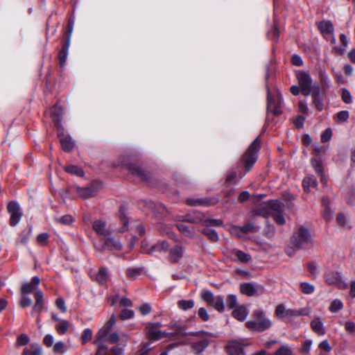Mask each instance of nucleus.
<instances>
[{
  "mask_svg": "<svg viewBox=\"0 0 355 355\" xmlns=\"http://www.w3.org/2000/svg\"><path fill=\"white\" fill-rule=\"evenodd\" d=\"M284 207V205L282 201L271 200L264 203L257 210V214L265 218L272 216L277 225H283L286 223Z\"/></svg>",
  "mask_w": 355,
  "mask_h": 355,
  "instance_id": "1",
  "label": "nucleus"
},
{
  "mask_svg": "<svg viewBox=\"0 0 355 355\" xmlns=\"http://www.w3.org/2000/svg\"><path fill=\"white\" fill-rule=\"evenodd\" d=\"M115 324L116 319L113 315L96 334V338L94 343L98 345V350L96 355H110L108 353V348L104 345V343L106 340V336H107V334L111 333V330Z\"/></svg>",
  "mask_w": 355,
  "mask_h": 355,
  "instance_id": "2",
  "label": "nucleus"
},
{
  "mask_svg": "<svg viewBox=\"0 0 355 355\" xmlns=\"http://www.w3.org/2000/svg\"><path fill=\"white\" fill-rule=\"evenodd\" d=\"M252 318V320L245 323V326L252 331L263 332L272 327L271 320L266 317L263 310L254 311Z\"/></svg>",
  "mask_w": 355,
  "mask_h": 355,
  "instance_id": "3",
  "label": "nucleus"
},
{
  "mask_svg": "<svg viewBox=\"0 0 355 355\" xmlns=\"http://www.w3.org/2000/svg\"><path fill=\"white\" fill-rule=\"evenodd\" d=\"M291 243L296 248L309 249L313 245V242L309 230L300 226L298 230L294 232Z\"/></svg>",
  "mask_w": 355,
  "mask_h": 355,
  "instance_id": "4",
  "label": "nucleus"
},
{
  "mask_svg": "<svg viewBox=\"0 0 355 355\" xmlns=\"http://www.w3.org/2000/svg\"><path fill=\"white\" fill-rule=\"evenodd\" d=\"M21 294L28 295L34 292L35 304L33 306L31 315L35 313H40L44 307V295L40 289H37L33 284L30 282H25L21 287Z\"/></svg>",
  "mask_w": 355,
  "mask_h": 355,
  "instance_id": "5",
  "label": "nucleus"
},
{
  "mask_svg": "<svg viewBox=\"0 0 355 355\" xmlns=\"http://www.w3.org/2000/svg\"><path fill=\"white\" fill-rule=\"evenodd\" d=\"M260 147V140L257 137L249 146L245 153L241 159V162L245 169V172H249L253 167L257 159V153Z\"/></svg>",
  "mask_w": 355,
  "mask_h": 355,
  "instance_id": "6",
  "label": "nucleus"
},
{
  "mask_svg": "<svg viewBox=\"0 0 355 355\" xmlns=\"http://www.w3.org/2000/svg\"><path fill=\"white\" fill-rule=\"evenodd\" d=\"M296 77L301 92L304 96H309L315 90V86H318L313 80L309 72L299 70L296 73Z\"/></svg>",
  "mask_w": 355,
  "mask_h": 355,
  "instance_id": "7",
  "label": "nucleus"
},
{
  "mask_svg": "<svg viewBox=\"0 0 355 355\" xmlns=\"http://www.w3.org/2000/svg\"><path fill=\"white\" fill-rule=\"evenodd\" d=\"M308 313L309 311L306 309H287L284 304H279L275 309V314L280 319L306 315Z\"/></svg>",
  "mask_w": 355,
  "mask_h": 355,
  "instance_id": "8",
  "label": "nucleus"
},
{
  "mask_svg": "<svg viewBox=\"0 0 355 355\" xmlns=\"http://www.w3.org/2000/svg\"><path fill=\"white\" fill-rule=\"evenodd\" d=\"M186 335H191L197 337L199 340L196 342H193L192 344V348L196 354H200L205 351L207 347L209 340L207 338L208 333L205 331H197V332H189Z\"/></svg>",
  "mask_w": 355,
  "mask_h": 355,
  "instance_id": "9",
  "label": "nucleus"
},
{
  "mask_svg": "<svg viewBox=\"0 0 355 355\" xmlns=\"http://www.w3.org/2000/svg\"><path fill=\"white\" fill-rule=\"evenodd\" d=\"M283 105L282 95L277 92L275 96H272L268 89L267 110L277 115L281 113V109Z\"/></svg>",
  "mask_w": 355,
  "mask_h": 355,
  "instance_id": "10",
  "label": "nucleus"
},
{
  "mask_svg": "<svg viewBox=\"0 0 355 355\" xmlns=\"http://www.w3.org/2000/svg\"><path fill=\"white\" fill-rule=\"evenodd\" d=\"M240 291L249 297L259 296L263 293L264 288L255 283H243L240 285Z\"/></svg>",
  "mask_w": 355,
  "mask_h": 355,
  "instance_id": "11",
  "label": "nucleus"
},
{
  "mask_svg": "<svg viewBox=\"0 0 355 355\" xmlns=\"http://www.w3.org/2000/svg\"><path fill=\"white\" fill-rule=\"evenodd\" d=\"M104 242L102 245H95V248L101 252L107 250H120L122 248V244L121 241L111 235L105 237Z\"/></svg>",
  "mask_w": 355,
  "mask_h": 355,
  "instance_id": "12",
  "label": "nucleus"
},
{
  "mask_svg": "<svg viewBox=\"0 0 355 355\" xmlns=\"http://www.w3.org/2000/svg\"><path fill=\"white\" fill-rule=\"evenodd\" d=\"M8 211L10 214V225L11 226L17 225L22 216L19 203L16 201H11L8 205Z\"/></svg>",
  "mask_w": 355,
  "mask_h": 355,
  "instance_id": "13",
  "label": "nucleus"
},
{
  "mask_svg": "<svg viewBox=\"0 0 355 355\" xmlns=\"http://www.w3.org/2000/svg\"><path fill=\"white\" fill-rule=\"evenodd\" d=\"M244 340H232L228 342L226 349L230 355H244Z\"/></svg>",
  "mask_w": 355,
  "mask_h": 355,
  "instance_id": "14",
  "label": "nucleus"
},
{
  "mask_svg": "<svg viewBox=\"0 0 355 355\" xmlns=\"http://www.w3.org/2000/svg\"><path fill=\"white\" fill-rule=\"evenodd\" d=\"M325 281L329 285H336L340 288L345 289L347 284L342 279V275L338 272H331L325 275Z\"/></svg>",
  "mask_w": 355,
  "mask_h": 355,
  "instance_id": "15",
  "label": "nucleus"
},
{
  "mask_svg": "<svg viewBox=\"0 0 355 355\" xmlns=\"http://www.w3.org/2000/svg\"><path fill=\"white\" fill-rule=\"evenodd\" d=\"M161 325V323L157 322L148 326L147 336L149 340H157L167 335L166 332L159 330Z\"/></svg>",
  "mask_w": 355,
  "mask_h": 355,
  "instance_id": "16",
  "label": "nucleus"
},
{
  "mask_svg": "<svg viewBox=\"0 0 355 355\" xmlns=\"http://www.w3.org/2000/svg\"><path fill=\"white\" fill-rule=\"evenodd\" d=\"M58 136L60 138V144L63 150L69 152L74 147V141L71 137L65 135L64 133V128L62 130L57 129Z\"/></svg>",
  "mask_w": 355,
  "mask_h": 355,
  "instance_id": "17",
  "label": "nucleus"
},
{
  "mask_svg": "<svg viewBox=\"0 0 355 355\" xmlns=\"http://www.w3.org/2000/svg\"><path fill=\"white\" fill-rule=\"evenodd\" d=\"M94 231L103 239L112 234V230L107 227L105 222L98 220H95L92 224Z\"/></svg>",
  "mask_w": 355,
  "mask_h": 355,
  "instance_id": "18",
  "label": "nucleus"
},
{
  "mask_svg": "<svg viewBox=\"0 0 355 355\" xmlns=\"http://www.w3.org/2000/svg\"><path fill=\"white\" fill-rule=\"evenodd\" d=\"M98 187L96 184L93 182L88 187H76V192L78 194L83 198H89L95 196L97 193Z\"/></svg>",
  "mask_w": 355,
  "mask_h": 355,
  "instance_id": "19",
  "label": "nucleus"
},
{
  "mask_svg": "<svg viewBox=\"0 0 355 355\" xmlns=\"http://www.w3.org/2000/svg\"><path fill=\"white\" fill-rule=\"evenodd\" d=\"M312 98V105L315 109L320 112L324 108L323 98L320 95V89L319 86H315V90L311 94Z\"/></svg>",
  "mask_w": 355,
  "mask_h": 355,
  "instance_id": "20",
  "label": "nucleus"
},
{
  "mask_svg": "<svg viewBox=\"0 0 355 355\" xmlns=\"http://www.w3.org/2000/svg\"><path fill=\"white\" fill-rule=\"evenodd\" d=\"M63 112L62 109L60 106H59L58 104H56L50 112L51 117L52 120L54 121V123L56 125L57 129H60L62 130V125L61 123L62 121V116Z\"/></svg>",
  "mask_w": 355,
  "mask_h": 355,
  "instance_id": "21",
  "label": "nucleus"
},
{
  "mask_svg": "<svg viewBox=\"0 0 355 355\" xmlns=\"http://www.w3.org/2000/svg\"><path fill=\"white\" fill-rule=\"evenodd\" d=\"M123 166H126L133 175H135L142 180H147L149 178L148 173L139 166L135 164H130L128 165L123 164Z\"/></svg>",
  "mask_w": 355,
  "mask_h": 355,
  "instance_id": "22",
  "label": "nucleus"
},
{
  "mask_svg": "<svg viewBox=\"0 0 355 355\" xmlns=\"http://www.w3.org/2000/svg\"><path fill=\"white\" fill-rule=\"evenodd\" d=\"M178 230L184 236L189 238H194L196 236V229L193 226L187 225L184 223H180L176 225Z\"/></svg>",
  "mask_w": 355,
  "mask_h": 355,
  "instance_id": "23",
  "label": "nucleus"
},
{
  "mask_svg": "<svg viewBox=\"0 0 355 355\" xmlns=\"http://www.w3.org/2000/svg\"><path fill=\"white\" fill-rule=\"evenodd\" d=\"M232 315L236 320L244 321L248 315V310L245 305H240L234 309Z\"/></svg>",
  "mask_w": 355,
  "mask_h": 355,
  "instance_id": "24",
  "label": "nucleus"
},
{
  "mask_svg": "<svg viewBox=\"0 0 355 355\" xmlns=\"http://www.w3.org/2000/svg\"><path fill=\"white\" fill-rule=\"evenodd\" d=\"M311 164L312 166L318 174H319L321 176V181L324 183L326 182V180L324 178V176L323 175V167L322 164L320 160V158L318 156H315V157L311 159Z\"/></svg>",
  "mask_w": 355,
  "mask_h": 355,
  "instance_id": "25",
  "label": "nucleus"
},
{
  "mask_svg": "<svg viewBox=\"0 0 355 355\" xmlns=\"http://www.w3.org/2000/svg\"><path fill=\"white\" fill-rule=\"evenodd\" d=\"M185 249L182 245H175L170 251L171 259L173 262L179 261L184 255Z\"/></svg>",
  "mask_w": 355,
  "mask_h": 355,
  "instance_id": "26",
  "label": "nucleus"
},
{
  "mask_svg": "<svg viewBox=\"0 0 355 355\" xmlns=\"http://www.w3.org/2000/svg\"><path fill=\"white\" fill-rule=\"evenodd\" d=\"M311 327L312 330L320 336H323L326 333L323 322L320 318H315L312 320Z\"/></svg>",
  "mask_w": 355,
  "mask_h": 355,
  "instance_id": "27",
  "label": "nucleus"
},
{
  "mask_svg": "<svg viewBox=\"0 0 355 355\" xmlns=\"http://www.w3.org/2000/svg\"><path fill=\"white\" fill-rule=\"evenodd\" d=\"M320 31L324 34H332L334 32V26L330 21H322L318 24Z\"/></svg>",
  "mask_w": 355,
  "mask_h": 355,
  "instance_id": "28",
  "label": "nucleus"
},
{
  "mask_svg": "<svg viewBox=\"0 0 355 355\" xmlns=\"http://www.w3.org/2000/svg\"><path fill=\"white\" fill-rule=\"evenodd\" d=\"M302 185L304 191L309 192L311 189L318 186V182L313 176H307L304 179Z\"/></svg>",
  "mask_w": 355,
  "mask_h": 355,
  "instance_id": "29",
  "label": "nucleus"
},
{
  "mask_svg": "<svg viewBox=\"0 0 355 355\" xmlns=\"http://www.w3.org/2000/svg\"><path fill=\"white\" fill-rule=\"evenodd\" d=\"M109 275L105 268H101L96 275V280L100 284H105L107 282Z\"/></svg>",
  "mask_w": 355,
  "mask_h": 355,
  "instance_id": "30",
  "label": "nucleus"
},
{
  "mask_svg": "<svg viewBox=\"0 0 355 355\" xmlns=\"http://www.w3.org/2000/svg\"><path fill=\"white\" fill-rule=\"evenodd\" d=\"M319 79L321 86L324 89H329L331 87V80L327 74L325 70L320 69L319 71Z\"/></svg>",
  "mask_w": 355,
  "mask_h": 355,
  "instance_id": "31",
  "label": "nucleus"
},
{
  "mask_svg": "<svg viewBox=\"0 0 355 355\" xmlns=\"http://www.w3.org/2000/svg\"><path fill=\"white\" fill-rule=\"evenodd\" d=\"M69 325L70 323L68 320H62L60 322L56 323L55 329L60 335H64L67 332Z\"/></svg>",
  "mask_w": 355,
  "mask_h": 355,
  "instance_id": "32",
  "label": "nucleus"
},
{
  "mask_svg": "<svg viewBox=\"0 0 355 355\" xmlns=\"http://www.w3.org/2000/svg\"><path fill=\"white\" fill-rule=\"evenodd\" d=\"M120 220L123 224V227L119 230V232H123L128 230V219L125 215V209L124 207H121L119 210Z\"/></svg>",
  "mask_w": 355,
  "mask_h": 355,
  "instance_id": "33",
  "label": "nucleus"
},
{
  "mask_svg": "<svg viewBox=\"0 0 355 355\" xmlns=\"http://www.w3.org/2000/svg\"><path fill=\"white\" fill-rule=\"evenodd\" d=\"M218 312L222 313L225 310L224 299L221 295H217L214 300V302L211 305Z\"/></svg>",
  "mask_w": 355,
  "mask_h": 355,
  "instance_id": "34",
  "label": "nucleus"
},
{
  "mask_svg": "<svg viewBox=\"0 0 355 355\" xmlns=\"http://www.w3.org/2000/svg\"><path fill=\"white\" fill-rule=\"evenodd\" d=\"M23 355H42V347L39 345H31L24 349Z\"/></svg>",
  "mask_w": 355,
  "mask_h": 355,
  "instance_id": "35",
  "label": "nucleus"
},
{
  "mask_svg": "<svg viewBox=\"0 0 355 355\" xmlns=\"http://www.w3.org/2000/svg\"><path fill=\"white\" fill-rule=\"evenodd\" d=\"M64 171L71 175H75L78 177H83L85 175L83 169L76 165H69L64 167Z\"/></svg>",
  "mask_w": 355,
  "mask_h": 355,
  "instance_id": "36",
  "label": "nucleus"
},
{
  "mask_svg": "<svg viewBox=\"0 0 355 355\" xmlns=\"http://www.w3.org/2000/svg\"><path fill=\"white\" fill-rule=\"evenodd\" d=\"M178 307L183 311H187L189 309H191L195 304V302L193 300H181L178 302Z\"/></svg>",
  "mask_w": 355,
  "mask_h": 355,
  "instance_id": "37",
  "label": "nucleus"
},
{
  "mask_svg": "<svg viewBox=\"0 0 355 355\" xmlns=\"http://www.w3.org/2000/svg\"><path fill=\"white\" fill-rule=\"evenodd\" d=\"M275 355H294V353L288 345L283 344L276 350Z\"/></svg>",
  "mask_w": 355,
  "mask_h": 355,
  "instance_id": "38",
  "label": "nucleus"
},
{
  "mask_svg": "<svg viewBox=\"0 0 355 355\" xmlns=\"http://www.w3.org/2000/svg\"><path fill=\"white\" fill-rule=\"evenodd\" d=\"M33 232V227L29 226L27 229L24 230L20 234V242L26 244Z\"/></svg>",
  "mask_w": 355,
  "mask_h": 355,
  "instance_id": "39",
  "label": "nucleus"
},
{
  "mask_svg": "<svg viewBox=\"0 0 355 355\" xmlns=\"http://www.w3.org/2000/svg\"><path fill=\"white\" fill-rule=\"evenodd\" d=\"M202 233L213 242H216L218 240V236L214 229L207 227L202 230Z\"/></svg>",
  "mask_w": 355,
  "mask_h": 355,
  "instance_id": "40",
  "label": "nucleus"
},
{
  "mask_svg": "<svg viewBox=\"0 0 355 355\" xmlns=\"http://www.w3.org/2000/svg\"><path fill=\"white\" fill-rule=\"evenodd\" d=\"M300 289L304 294L310 295L314 292L315 286L313 284L304 282L300 283Z\"/></svg>",
  "mask_w": 355,
  "mask_h": 355,
  "instance_id": "41",
  "label": "nucleus"
},
{
  "mask_svg": "<svg viewBox=\"0 0 355 355\" xmlns=\"http://www.w3.org/2000/svg\"><path fill=\"white\" fill-rule=\"evenodd\" d=\"M236 257L242 263H248L251 260V256L241 250H236Z\"/></svg>",
  "mask_w": 355,
  "mask_h": 355,
  "instance_id": "42",
  "label": "nucleus"
},
{
  "mask_svg": "<svg viewBox=\"0 0 355 355\" xmlns=\"http://www.w3.org/2000/svg\"><path fill=\"white\" fill-rule=\"evenodd\" d=\"M226 304L230 309H235L237 304V297L235 295L230 294L227 296Z\"/></svg>",
  "mask_w": 355,
  "mask_h": 355,
  "instance_id": "43",
  "label": "nucleus"
},
{
  "mask_svg": "<svg viewBox=\"0 0 355 355\" xmlns=\"http://www.w3.org/2000/svg\"><path fill=\"white\" fill-rule=\"evenodd\" d=\"M67 350V347L64 342L58 341L53 346V352L56 354H64Z\"/></svg>",
  "mask_w": 355,
  "mask_h": 355,
  "instance_id": "44",
  "label": "nucleus"
},
{
  "mask_svg": "<svg viewBox=\"0 0 355 355\" xmlns=\"http://www.w3.org/2000/svg\"><path fill=\"white\" fill-rule=\"evenodd\" d=\"M254 227L252 224L248 223L243 226L234 225V230H240V232L244 234L252 232L254 231Z\"/></svg>",
  "mask_w": 355,
  "mask_h": 355,
  "instance_id": "45",
  "label": "nucleus"
},
{
  "mask_svg": "<svg viewBox=\"0 0 355 355\" xmlns=\"http://www.w3.org/2000/svg\"><path fill=\"white\" fill-rule=\"evenodd\" d=\"M201 297L202 299L210 306L214 302V300L215 298L213 293L209 291L202 292Z\"/></svg>",
  "mask_w": 355,
  "mask_h": 355,
  "instance_id": "46",
  "label": "nucleus"
},
{
  "mask_svg": "<svg viewBox=\"0 0 355 355\" xmlns=\"http://www.w3.org/2000/svg\"><path fill=\"white\" fill-rule=\"evenodd\" d=\"M313 341L311 339H306L302 343V346L300 349L301 352L304 354L308 355L310 353Z\"/></svg>",
  "mask_w": 355,
  "mask_h": 355,
  "instance_id": "47",
  "label": "nucleus"
},
{
  "mask_svg": "<svg viewBox=\"0 0 355 355\" xmlns=\"http://www.w3.org/2000/svg\"><path fill=\"white\" fill-rule=\"evenodd\" d=\"M308 270L313 277L315 278L319 274V268L317 264L314 262H310L307 264Z\"/></svg>",
  "mask_w": 355,
  "mask_h": 355,
  "instance_id": "48",
  "label": "nucleus"
},
{
  "mask_svg": "<svg viewBox=\"0 0 355 355\" xmlns=\"http://www.w3.org/2000/svg\"><path fill=\"white\" fill-rule=\"evenodd\" d=\"M120 340V336L116 331L111 332L106 336L105 342H108L110 344H116Z\"/></svg>",
  "mask_w": 355,
  "mask_h": 355,
  "instance_id": "49",
  "label": "nucleus"
},
{
  "mask_svg": "<svg viewBox=\"0 0 355 355\" xmlns=\"http://www.w3.org/2000/svg\"><path fill=\"white\" fill-rule=\"evenodd\" d=\"M56 222L62 225H71L73 221V217L71 215H64L60 218L55 219Z\"/></svg>",
  "mask_w": 355,
  "mask_h": 355,
  "instance_id": "50",
  "label": "nucleus"
},
{
  "mask_svg": "<svg viewBox=\"0 0 355 355\" xmlns=\"http://www.w3.org/2000/svg\"><path fill=\"white\" fill-rule=\"evenodd\" d=\"M343 302L340 300H334L329 306L331 313H336L343 308Z\"/></svg>",
  "mask_w": 355,
  "mask_h": 355,
  "instance_id": "51",
  "label": "nucleus"
},
{
  "mask_svg": "<svg viewBox=\"0 0 355 355\" xmlns=\"http://www.w3.org/2000/svg\"><path fill=\"white\" fill-rule=\"evenodd\" d=\"M341 98L345 103L349 104L352 103V97L351 93L348 89L345 88L342 89Z\"/></svg>",
  "mask_w": 355,
  "mask_h": 355,
  "instance_id": "52",
  "label": "nucleus"
},
{
  "mask_svg": "<svg viewBox=\"0 0 355 355\" xmlns=\"http://www.w3.org/2000/svg\"><path fill=\"white\" fill-rule=\"evenodd\" d=\"M29 341L30 338L28 336V335L22 334L17 337L16 344L19 347L24 346L27 345Z\"/></svg>",
  "mask_w": 355,
  "mask_h": 355,
  "instance_id": "53",
  "label": "nucleus"
},
{
  "mask_svg": "<svg viewBox=\"0 0 355 355\" xmlns=\"http://www.w3.org/2000/svg\"><path fill=\"white\" fill-rule=\"evenodd\" d=\"M141 272V268H130L127 269V276L130 278H136L140 275Z\"/></svg>",
  "mask_w": 355,
  "mask_h": 355,
  "instance_id": "54",
  "label": "nucleus"
},
{
  "mask_svg": "<svg viewBox=\"0 0 355 355\" xmlns=\"http://www.w3.org/2000/svg\"><path fill=\"white\" fill-rule=\"evenodd\" d=\"M134 315L135 313L132 310L125 309L121 311L119 316L121 320H128L132 318Z\"/></svg>",
  "mask_w": 355,
  "mask_h": 355,
  "instance_id": "55",
  "label": "nucleus"
},
{
  "mask_svg": "<svg viewBox=\"0 0 355 355\" xmlns=\"http://www.w3.org/2000/svg\"><path fill=\"white\" fill-rule=\"evenodd\" d=\"M92 335L93 334L91 329L87 328L84 329L81 336L83 343H86L87 342L90 340L92 338Z\"/></svg>",
  "mask_w": 355,
  "mask_h": 355,
  "instance_id": "56",
  "label": "nucleus"
},
{
  "mask_svg": "<svg viewBox=\"0 0 355 355\" xmlns=\"http://www.w3.org/2000/svg\"><path fill=\"white\" fill-rule=\"evenodd\" d=\"M69 51L62 49L59 53V62L60 67H63L65 64L67 58L68 56Z\"/></svg>",
  "mask_w": 355,
  "mask_h": 355,
  "instance_id": "57",
  "label": "nucleus"
},
{
  "mask_svg": "<svg viewBox=\"0 0 355 355\" xmlns=\"http://www.w3.org/2000/svg\"><path fill=\"white\" fill-rule=\"evenodd\" d=\"M19 304L22 307H27L31 305L32 300L27 295L21 294Z\"/></svg>",
  "mask_w": 355,
  "mask_h": 355,
  "instance_id": "58",
  "label": "nucleus"
},
{
  "mask_svg": "<svg viewBox=\"0 0 355 355\" xmlns=\"http://www.w3.org/2000/svg\"><path fill=\"white\" fill-rule=\"evenodd\" d=\"M340 40L343 44V47L340 49H336V51L340 53H343L348 46L349 40L347 37L344 34H341L340 35Z\"/></svg>",
  "mask_w": 355,
  "mask_h": 355,
  "instance_id": "59",
  "label": "nucleus"
},
{
  "mask_svg": "<svg viewBox=\"0 0 355 355\" xmlns=\"http://www.w3.org/2000/svg\"><path fill=\"white\" fill-rule=\"evenodd\" d=\"M349 112L347 110L340 111L336 114L337 119L340 122H345V121H347V119H349Z\"/></svg>",
  "mask_w": 355,
  "mask_h": 355,
  "instance_id": "60",
  "label": "nucleus"
},
{
  "mask_svg": "<svg viewBox=\"0 0 355 355\" xmlns=\"http://www.w3.org/2000/svg\"><path fill=\"white\" fill-rule=\"evenodd\" d=\"M49 235L47 233H41L37 236V241L40 245H45L47 243Z\"/></svg>",
  "mask_w": 355,
  "mask_h": 355,
  "instance_id": "61",
  "label": "nucleus"
},
{
  "mask_svg": "<svg viewBox=\"0 0 355 355\" xmlns=\"http://www.w3.org/2000/svg\"><path fill=\"white\" fill-rule=\"evenodd\" d=\"M139 310L143 315H146L150 313L151 306L148 303H144L139 306Z\"/></svg>",
  "mask_w": 355,
  "mask_h": 355,
  "instance_id": "62",
  "label": "nucleus"
},
{
  "mask_svg": "<svg viewBox=\"0 0 355 355\" xmlns=\"http://www.w3.org/2000/svg\"><path fill=\"white\" fill-rule=\"evenodd\" d=\"M332 135V132L330 128L326 129L322 134H321V141L322 142H327L329 141Z\"/></svg>",
  "mask_w": 355,
  "mask_h": 355,
  "instance_id": "63",
  "label": "nucleus"
},
{
  "mask_svg": "<svg viewBox=\"0 0 355 355\" xmlns=\"http://www.w3.org/2000/svg\"><path fill=\"white\" fill-rule=\"evenodd\" d=\"M198 315L202 319V321H208L209 320V315L207 312V311L203 308L201 307L198 309Z\"/></svg>",
  "mask_w": 355,
  "mask_h": 355,
  "instance_id": "64",
  "label": "nucleus"
}]
</instances>
